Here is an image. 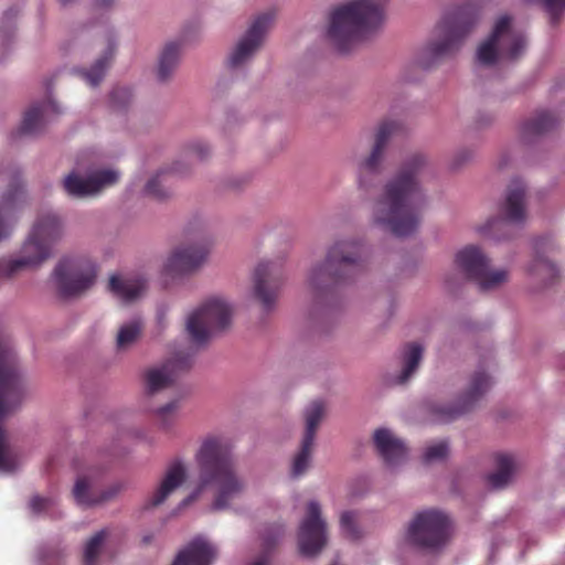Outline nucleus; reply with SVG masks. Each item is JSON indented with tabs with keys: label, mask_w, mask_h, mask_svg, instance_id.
<instances>
[{
	"label": "nucleus",
	"mask_w": 565,
	"mask_h": 565,
	"mask_svg": "<svg viewBox=\"0 0 565 565\" xmlns=\"http://www.w3.org/2000/svg\"><path fill=\"white\" fill-rule=\"evenodd\" d=\"M502 220H493L487 224L488 231L504 227L508 223L521 224L526 217L525 185L521 180H513L508 186L505 200L501 206Z\"/></svg>",
	"instance_id": "6ab92c4d"
},
{
	"label": "nucleus",
	"mask_w": 565,
	"mask_h": 565,
	"mask_svg": "<svg viewBox=\"0 0 565 565\" xmlns=\"http://www.w3.org/2000/svg\"><path fill=\"white\" fill-rule=\"evenodd\" d=\"M180 50L181 45L179 42H169L166 44L159 57V81L164 82L170 78L179 63Z\"/></svg>",
	"instance_id": "c9c22d12"
},
{
	"label": "nucleus",
	"mask_w": 565,
	"mask_h": 565,
	"mask_svg": "<svg viewBox=\"0 0 565 565\" xmlns=\"http://www.w3.org/2000/svg\"><path fill=\"white\" fill-rule=\"evenodd\" d=\"M282 529L280 526H276L274 529L273 534L268 535L264 539V548L266 551L270 550L278 541V539L282 535Z\"/></svg>",
	"instance_id": "49530a36"
},
{
	"label": "nucleus",
	"mask_w": 565,
	"mask_h": 565,
	"mask_svg": "<svg viewBox=\"0 0 565 565\" xmlns=\"http://www.w3.org/2000/svg\"><path fill=\"white\" fill-rule=\"evenodd\" d=\"M172 171L175 172V173H181L182 170L175 164L172 167Z\"/></svg>",
	"instance_id": "603ef678"
},
{
	"label": "nucleus",
	"mask_w": 565,
	"mask_h": 565,
	"mask_svg": "<svg viewBox=\"0 0 565 565\" xmlns=\"http://www.w3.org/2000/svg\"><path fill=\"white\" fill-rule=\"evenodd\" d=\"M106 536L107 532L105 530H102L97 532L93 537H90V540L86 543L83 558L84 565L97 564L99 552L103 546V543L105 542Z\"/></svg>",
	"instance_id": "58836bf2"
},
{
	"label": "nucleus",
	"mask_w": 565,
	"mask_h": 565,
	"mask_svg": "<svg viewBox=\"0 0 565 565\" xmlns=\"http://www.w3.org/2000/svg\"><path fill=\"white\" fill-rule=\"evenodd\" d=\"M192 366L190 354H177L161 367L150 369L145 374L146 387L149 394H156L171 386L179 373L188 371Z\"/></svg>",
	"instance_id": "a211bd4d"
},
{
	"label": "nucleus",
	"mask_w": 565,
	"mask_h": 565,
	"mask_svg": "<svg viewBox=\"0 0 565 565\" xmlns=\"http://www.w3.org/2000/svg\"><path fill=\"white\" fill-rule=\"evenodd\" d=\"M62 232V221L55 213H41L22 246L21 256L15 259H0V278H10L23 269L40 266L50 257L52 245L61 237Z\"/></svg>",
	"instance_id": "39448f33"
},
{
	"label": "nucleus",
	"mask_w": 565,
	"mask_h": 565,
	"mask_svg": "<svg viewBox=\"0 0 565 565\" xmlns=\"http://www.w3.org/2000/svg\"><path fill=\"white\" fill-rule=\"evenodd\" d=\"M52 504V501L43 497H33L30 501V507L34 512H41L47 509Z\"/></svg>",
	"instance_id": "a18cd8bd"
},
{
	"label": "nucleus",
	"mask_w": 565,
	"mask_h": 565,
	"mask_svg": "<svg viewBox=\"0 0 565 565\" xmlns=\"http://www.w3.org/2000/svg\"><path fill=\"white\" fill-rule=\"evenodd\" d=\"M109 290L124 302H130L137 299L146 288L142 279H126L120 276H111L109 279Z\"/></svg>",
	"instance_id": "2f4dec72"
},
{
	"label": "nucleus",
	"mask_w": 565,
	"mask_h": 565,
	"mask_svg": "<svg viewBox=\"0 0 565 565\" xmlns=\"http://www.w3.org/2000/svg\"><path fill=\"white\" fill-rule=\"evenodd\" d=\"M491 380L483 370L476 371L470 380L468 390L462 395L459 405L441 411V419L450 422L470 411L475 403L490 388Z\"/></svg>",
	"instance_id": "5701e85b"
},
{
	"label": "nucleus",
	"mask_w": 565,
	"mask_h": 565,
	"mask_svg": "<svg viewBox=\"0 0 565 565\" xmlns=\"http://www.w3.org/2000/svg\"><path fill=\"white\" fill-rule=\"evenodd\" d=\"M119 177V172L113 169L90 171L86 178L72 171L64 178L63 189L68 196L84 199L97 195L106 188L116 184Z\"/></svg>",
	"instance_id": "4468645a"
},
{
	"label": "nucleus",
	"mask_w": 565,
	"mask_h": 565,
	"mask_svg": "<svg viewBox=\"0 0 565 565\" xmlns=\"http://www.w3.org/2000/svg\"><path fill=\"white\" fill-rule=\"evenodd\" d=\"M119 490L120 488L118 486H113L100 492L96 489L95 478L85 475L77 478L73 489V495L78 504L92 507L110 500Z\"/></svg>",
	"instance_id": "a878e982"
},
{
	"label": "nucleus",
	"mask_w": 565,
	"mask_h": 565,
	"mask_svg": "<svg viewBox=\"0 0 565 565\" xmlns=\"http://www.w3.org/2000/svg\"><path fill=\"white\" fill-rule=\"evenodd\" d=\"M402 130V125L394 120H384L375 134L371 152L359 164V183L370 186L383 170L384 154L388 141Z\"/></svg>",
	"instance_id": "f8f14e48"
},
{
	"label": "nucleus",
	"mask_w": 565,
	"mask_h": 565,
	"mask_svg": "<svg viewBox=\"0 0 565 565\" xmlns=\"http://www.w3.org/2000/svg\"><path fill=\"white\" fill-rule=\"evenodd\" d=\"M97 275L95 264L86 256H65L54 268L53 279L63 298L77 297L88 290Z\"/></svg>",
	"instance_id": "1a4fd4ad"
},
{
	"label": "nucleus",
	"mask_w": 565,
	"mask_h": 565,
	"mask_svg": "<svg viewBox=\"0 0 565 565\" xmlns=\"http://www.w3.org/2000/svg\"><path fill=\"white\" fill-rule=\"evenodd\" d=\"M232 307L221 299H210L193 311L186 321V331L196 344H204L212 333L227 329L232 321Z\"/></svg>",
	"instance_id": "9d476101"
},
{
	"label": "nucleus",
	"mask_w": 565,
	"mask_h": 565,
	"mask_svg": "<svg viewBox=\"0 0 565 565\" xmlns=\"http://www.w3.org/2000/svg\"><path fill=\"white\" fill-rule=\"evenodd\" d=\"M131 92L127 87H117L110 94L111 107L115 109L125 108L131 100Z\"/></svg>",
	"instance_id": "c03bdc74"
},
{
	"label": "nucleus",
	"mask_w": 565,
	"mask_h": 565,
	"mask_svg": "<svg viewBox=\"0 0 565 565\" xmlns=\"http://www.w3.org/2000/svg\"><path fill=\"white\" fill-rule=\"evenodd\" d=\"M554 244L548 237H540L534 242V258L527 266V274L535 279L542 281L543 286H551L559 278V271L556 266L551 263L545 254L552 250Z\"/></svg>",
	"instance_id": "4be33fe9"
},
{
	"label": "nucleus",
	"mask_w": 565,
	"mask_h": 565,
	"mask_svg": "<svg viewBox=\"0 0 565 565\" xmlns=\"http://www.w3.org/2000/svg\"><path fill=\"white\" fill-rule=\"evenodd\" d=\"M24 395V382L21 375V391L19 395L6 396L7 409L0 415V419L4 417L12 408L19 405ZM19 466V451L10 443L8 434L3 427L0 426V471L13 472Z\"/></svg>",
	"instance_id": "b1692460"
},
{
	"label": "nucleus",
	"mask_w": 565,
	"mask_h": 565,
	"mask_svg": "<svg viewBox=\"0 0 565 565\" xmlns=\"http://www.w3.org/2000/svg\"><path fill=\"white\" fill-rule=\"evenodd\" d=\"M17 13H18L17 11H14V12H13V10L11 9V10H9L8 12H6V13H4V19H6V20H10V19H12L13 17H15V15H17Z\"/></svg>",
	"instance_id": "3c124183"
},
{
	"label": "nucleus",
	"mask_w": 565,
	"mask_h": 565,
	"mask_svg": "<svg viewBox=\"0 0 565 565\" xmlns=\"http://www.w3.org/2000/svg\"><path fill=\"white\" fill-rule=\"evenodd\" d=\"M361 249L356 242H337L329 249L324 263L311 270L310 288L323 296L353 280L363 268Z\"/></svg>",
	"instance_id": "20e7f679"
},
{
	"label": "nucleus",
	"mask_w": 565,
	"mask_h": 565,
	"mask_svg": "<svg viewBox=\"0 0 565 565\" xmlns=\"http://www.w3.org/2000/svg\"><path fill=\"white\" fill-rule=\"evenodd\" d=\"M142 322L135 319L130 322L124 323L117 333L116 348L118 351H124L130 348L140 337L142 332Z\"/></svg>",
	"instance_id": "e433bc0d"
},
{
	"label": "nucleus",
	"mask_w": 565,
	"mask_h": 565,
	"mask_svg": "<svg viewBox=\"0 0 565 565\" xmlns=\"http://www.w3.org/2000/svg\"><path fill=\"white\" fill-rule=\"evenodd\" d=\"M271 21L273 15L270 13H263L254 20L246 34L237 43L228 58L231 67L242 65L254 54V52L262 45Z\"/></svg>",
	"instance_id": "f3484780"
},
{
	"label": "nucleus",
	"mask_w": 565,
	"mask_h": 565,
	"mask_svg": "<svg viewBox=\"0 0 565 565\" xmlns=\"http://www.w3.org/2000/svg\"><path fill=\"white\" fill-rule=\"evenodd\" d=\"M190 152L202 160L209 154V147L202 142H196L191 146Z\"/></svg>",
	"instance_id": "de8ad7c7"
},
{
	"label": "nucleus",
	"mask_w": 565,
	"mask_h": 565,
	"mask_svg": "<svg viewBox=\"0 0 565 565\" xmlns=\"http://www.w3.org/2000/svg\"><path fill=\"white\" fill-rule=\"evenodd\" d=\"M268 556L263 555L260 556L256 562H254L252 565H267L268 564Z\"/></svg>",
	"instance_id": "8fccbe9b"
},
{
	"label": "nucleus",
	"mask_w": 565,
	"mask_h": 565,
	"mask_svg": "<svg viewBox=\"0 0 565 565\" xmlns=\"http://www.w3.org/2000/svg\"><path fill=\"white\" fill-rule=\"evenodd\" d=\"M427 161L420 153L408 157L385 184L373 205V221L398 237L413 234L422 220L425 195L422 179Z\"/></svg>",
	"instance_id": "f257e3e1"
},
{
	"label": "nucleus",
	"mask_w": 565,
	"mask_h": 565,
	"mask_svg": "<svg viewBox=\"0 0 565 565\" xmlns=\"http://www.w3.org/2000/svg\"><path fill=\"white\" fill-rule=\"evenodd\" d=\"M526 2H536V0H525ZM543 3L546 12L550 15L551 24L556 25L565 12V0H537Z\"/></svg>",
	"instance_id": "a19ab883"
},
{
	"label": "nucleus",
	"mask_w": 565,
	"mask_h": 565,
	"mask_svg": "<svg viewBox=\"0 0 565 565\" xmlns=\"http://www.w3.org/2000/svg\"><path fill=\"white\" fill-rule=\"evenodd\" d=\"M455 262L465 276L477 282L479 288L484 291L500 287L509 277L505 269H492L490 259L480 248L473 245L460 249Z\"/></svg>",
	"instance_id": "9b49d317"
},
{
	"label": "nucleus",
	"mask_w": 565,
	"mask_h": 565,
	"mask_svg": "<svg viewBox=\"0 0 565 565\" xmlns=\"http://www.w3.org/2000/svg\"><path fill=\"white\" fill-rule=\"evenodd\" d=\"M216 555L214 545L202 537H196L179 552L172 565H212Z\"/></svg>",
	"instance_id": "cd10ccee"
},
{
	"label": "nucleus",
	"mask_w": 565,
	"mask_h": 565,
	"mask_svg": "<svg viewBox=\"0 0 565 565\" xmlns=\"http://www.w3.org/2000/svg\"><path fill=\"white\" fill-rule=\"evenodd\" d=\"M0 180L7 182V190L1 199L3 209L15 207L24 201L25 192L18 174L0 173Z\"/></svg>",
	"instance_id": "473e14b6"
},
{
	"label": "nucleus",
	"mask_w": 565,
	"mask_h": 565,
	"mask_svg": "<svg viewBox=\"0 0 565 565\" xmlns=\"http://www.w3.org/2000/svg\"><path fill=\"white\" fill-rule=\"evenodd\" d=\"M199 470V490L185 498L181 505L186 507L195 500L201 489L213 487L216 494L212 504L213 510H222L238 497L244 488V481L238 477L232 454L230 440L223 436H207L195 454Z\"/></svg>",
	"instance_id": "f03ea898"
},
{
	"label": "nucleus",
	"mask_w": 565,
	"mask_h": 565,
	"mask_svg": "<svg viewBox=\"0 0 565 565\" xmlns=\"http://www.w3.org/2000/svg\"><path fill=\"white\" fill-rule=\"evenodd\" d=\"M207 254L209 246L205 241L195 245L178 247L168 258L164 270L172 276L189 274L204 263Z\"/></svg>",
	"instance_id": "aec40b11"
},
{
	"label": "nucleus",
	"mask_w": 565,
	"mask_h": 565,
	"mask_svg": "<svg viewBox=\"0 0 565 565\" xmlns=\"http://www.w3.org/2000/svg\"><path fill=\"white\" fill-rule=\"evenodd\" d=\"M526 40L523 33L512 26V18L500 17L491 35L477 50V60L482 65H493L498 57L516 60L525 51Z\"/></svg>",
	"instance_id": "0eeeda50"
},
{
	"label": "nucleus",
	"mask_w": 565,
	"mask_h": 565,
	"mask_svg": "<svg viewBox=\"0 0 565 565\" xmlns=\"http://www.w3.org/2000/svg\"><path fill=\"white\" fill-rule=\"evenodd\" d=\"M448 455V444L446 441H439L437 444L430 445L426 448L423 460L426 463L441 460L446 458Z\"/></svg>",
	"instance_id": "37998d69"
},
{
	"label": "nucleus",
	"mask_w": 565,
	"mask_h": 565,
	"mask_svg": "<svg viewBox=\"0 0 565 565\" xmlns=\"http://www.w3.org/2000/svg\"><path fill=\"white\" fill-rule=\"evenodd\" d=\"M386 0H351L335 8L330 15L328 35L340 52L377 29L384 20Z\"/></svg>",
	"instance_id": "7ed1b4c3"
},
{
	"label": "nucleus",
	"mask_w": 565,
	"mask_h": 565,
	"mask_svg": "<svg viewBox=\"0 0 565 565\" xmlns=\"http://www.w3.org/2000/svg\"><path fill=\"white\" fill-rule=\"evenodd\" d=\"M423 347L415 342L407 343L404 347L402 354L403 369L397 379L399 384L406 383L416 372L423 358Z\"/></svg>",
	"instance_id": "72a5a7b5"
},
{
	"label": "nucleus",
	"mask_w": 565,
	"mask_h": 565,
	"mask_svg": "<svg viewBox=\"0 0 565 565\" xmlns=\"http://www.w3.org/2000/svg\"><path fill=\"white\" fill-rule=\"evenodd\" d=\"M333 565H337V564H333Z\"/></svg>",
	"instance_id": "6e6d98bb"
},
{
	"label": "nucleus",
	"mask_w": 565,
	"mask_h": 565,
	"mask_svg": "<svg viewBox=\"0 0 565 565\" xmlns=\"http://www.w3.org/2000/svg\"><path fill=\"white\" fill-rule=\"evenodd\" d=\"M479 19V11L465 6L447 12L435 28V38L425 49L424 67H430L438 61L455 54L466 36L473 30Z\"/></svg>",
	"instance_id": "423d86ee"
},
{
	"label": "nucleus",
	"mask_w": 565,
	"mask_h": 565,
	"mask_svg": "<svg viewBox=\"0 0 565 565\" xmlns=\"http://www.w3.org/2000/svg\"><path fill=\"white\" fill-rule=\"evenodd\" d=\"M558 124L559 118L553 113L539 111L523 122L521 134L524 139H531L554 130Z\"/></svg>",
	"instance_id": "7c9ffc66"
},
{
	"label": "nucleus",
	"mask_w": 565,
	"mask_h": 565,
	"mask_svg": "<svg viewBox=\"0 0 565 565\" xmlns=\"http://www.w3.org/2000/svg\"><path fill=\"white\" fill-rule=\"evenodd\" d=\"M495 466L497 471L488 476V482L493 489H502L514 472V460L510 455L499 454L495 456Z\"/></svg>",
	"instance_id": "f704fd0d"
},
{
	"label": "nucleus",
	"mask_w": 565,
	"mask_h": 565,
	"mask_svg": "<svg viewBox=\"0 0 565 565\" xmlns=\"http://www.w3.org/2000/svg\"><path fill=\"white\" fill-rule=\"evenodd\" d=\"M185 465L179 459L170 462L158 489L149 498L146 507L152 508L162 504L167 498L185 481Z\"/></svg>",
	"instance_id": "393cba45"
},
{
	"label": "nucleus",
	"mask_w": 565,
	"mask_h": 565,
	"mask_svg": "<svg viewBox=\"0 0 565 565\" xmlns=\"http://www.w3.org/2000/svg\"><path fill=\"white\" fill-rule=\"evenodd\" d=\"M106 47L95 63L88 70L78 71L82 78L92 87H96L104 79L106 71L115 55L116 43L111 32H107L105 36Z\"/></svg>",
	"instance_id": "c756f323"
},
{
	"label": "nucleus",
	"mask_w": 565,
	"mask_h": 565,
	"mask_svg": "<svg viewBox=\"0 0 565 565\" xmlns=\"http://www.w3.org/2000/svg\"><path fill=\"white\" fill-rule=\"evenodd\" d=\"M324 415V405L320 401H313L305 412L306 430L301 441L300 450L295 456L291 473L294 477L303 475L309 468L313 450L315 437L319 424Z\"/></svg>",
	"instance_id": "dca6fc26"
},
{
	"label": "nucleus",
	"mask_w": 565,
	"mask_h": 565,
	"mask_svg": "<svg viewBox=\"0 0 565 565\" xmlns=\"http://www.w3.org/2000/svg\"><path fill=\"white\" fill-rule=\"evenodd\" d=\"M356 520L358 513L355 511H344L340 516L341 532L348 540L354 541L361 537Z\"/></svg>",
	"instance_id": "ea45409f"
},
{
	"label": "nucleus",
	"mask_w": 565,
	"mask_h": 565,
	"mask_svg": "<svg viewBox=\"0 0 565 565\" xmlns=\"http://www.w3.org/2000/svg\"><path fill=\"white\" fill-rule=\"evenodd\" d=\"M73 1H74V0H60V2H61L62 4H64V6H65V4H68V3H71V2H73Z\"/></svg>",
	"instance_id": "864d4df0"
},
{
	"label": "nucleus",
	"mask_w": 565,
	"mask_h": 565,
	"mask_svg": "<svg viewBox=\"0 0 565 565\" xmlns=\"http://www.w3.org/2000/svg\"><path fill=\"white\" fill-rule=\"evenodd\" d=\"M168 183V173L159 171L152 177L145 186V193L156 200H164L170 195Z\"/></svg>",
	"instance_id": "4c0bfd02"
},
{
	"label": "nucleus",
	"mask_w": 565,
	"mask_h": 565,
	"mask_svg": "<svg viewBox=\"0 0 565 565\" xmlns=\"http://www.w3.org/2000/svg\"><path fill=\"white\" fill-rule=\"evenodd\" d=\"M21 371L15 354L0 344V415L7 409L6 396L19 395Z\"/></svg>",
	"instance_id": "412c9836"
},
{
	"label": "nucleus",
	"mask_w": 565,
	"mask_h": 565,
	"mask_svg": "<svg viewBox=\"0 0 565 565\" xmlns=\"http://www.w3.org/2000/svg\"><path fill=\"white\" fill-rule=\"evenodd\" d=\"M451 522L441 511L427 509L417 512L406 530V541L422 550L436 551L449 541Z\"/></svg>",
	"instance_id": "6e6552de"
},
{
	"label": "nucleus",
	"mask_w": 565,
	"mask_h": 565,
	"mask_svg": "<svg viewBox=\"0 0 565 565\" xmlns=\"http://www.w3.org/2000/svg\"><path fill=\"white\" fill-rule=\"evenodd\" d=\"M163 320V313L159 316V322L161 323Z\"/></svg>",
	"instance_id": "5fc2aeb1"
},
{
	"label": "nucleus",
	"mask_w": 565,
	"mask_h": 565,
	"mask_svg": "<svg viewBox=\"0 0 565 565\" xmlns=\"http://www.w3.org/2000/svg\"><path fill=\"white\" fill-rule=\"evenodd\" d=\"M115 0H94V6L97 9H108L113 6Z\"/></svg>",
	"instance_id": "09e8293b"
},
{
	"label": "nucleus",
	"mask_w": 565,
	"mask_h": 565,
	"mask_svg": "<svg viewBox=\"0 0 565 565\" xmlns=\"http://www.w3.org/2000/svg\"><path fill=\"white\" fill-rule=\"evenodd\" d=\"M255 299L266 311L271 310L278 299L284 282V271L277 262H262L257 265L253 277Z\"/></svg>",
	"instance_id": "ddd939ff"
},
{
	"label": "nucleus",
	"mask_w": 565,
	"mask_h": 565,
	"mask_svg": "<svg viewBox=\"0 0 565 565\" xmlns=\"http://www.w3.org/2000/svg\"><path fill=\"white\" fill-rule=\"evenodd\" d=\"M374 444L379 454L388 466L403 462L407 457V448L388 429L380 428L374 433Z\"/></svg>",
	"instance_id": "c85d7f7f"
},
{
	"label": "nucleus",
	"mask_w": 565,
	"mask_h": 565,
	"mask_svg": "<svg viewBox=\"0 0 565 565\" xmlns=\"http://www.w3.org/2000/svg\"><path fill=\"white\" fill-rule=\"evenodd\" d=\"M327 544V523L321 518L320 504L311 501L298 532L299 551L305 556L317 555Z\"/></svg>",
	"instance_id": "2eb2a0df"
},
{
	"label": "nucleus",
	"mask_w": 565,
	"mask_h": 565,
	"mask_svg": "<svg viewBox=\"0 0 565 565\" xmlns=\"http://www.w3.org/2000/svg\"><path fill=\"white\" fill-rule=\"evenodd\" d=\"M60 113L57 104L50 97L42 103L33 104L23 116L20 132L22 135H38L44 129L50 116Z\"/></svg>",
	"instance_id": "bb28decb"
},
{
	"label": "nucleus",
	"mask_w": 565,
	"mask_h": 565,
	"mask_svg": "<svg viewBox=\"0 0 565 565\" xmlns=\"http://www.w3.org/2000/svg\"><path fill=\"white\" fill-rule=\"evenodd\" d=\"M178 406V401H172L157 409V416L162 429L168 430L171 427Z\"/></svg>",
	"instance_id": "79ce46f5"
}]
</instances>
